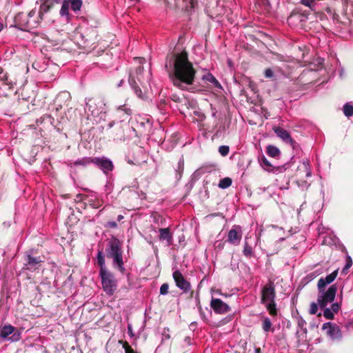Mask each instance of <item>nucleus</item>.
Listing matches in <instances>:
<instances>
[{
    "instance_id": "nucleus-1",
    "label": "nucleus",
    "mask_w": 353,
    "mask_h": 353,
    "mask_svg": "<svg viewBox=\"0 0 353 353\" xmlns=\"http://www.w3.org/2000/svg\"><path fill=\"white\" fill-rule=\"evenodd\" d=\"M169 64L172 68L171 79L174 85L181 90H187L189 85L193 84L196 71L189 61L186 52L173 54Z\"/></svg>"
},
{
    "instance_id": "nucleus-2",
    "label": "nucleus",
    "mask_w": 353,
    "mask_h": 353,
    "mask_svg": "<svg viewBox=\"0 0 353 353\" xmlns=\"http://www.w3.org/2000/svg\"><path fill=\"white\" fill-rule=\"evenodd\" d=\"M105 254L108 258L112 259V265L121 274L125 272L123 261L122 243L116 237L112 236L108 242L105 248Z\"/></svg>"
},
{
    "instance_id": "nucleus-3",
    "label": "nucleus",
    "mask_w": 353,
    "mask_h": 353,
    "mask_svg": "<svg viewBox=\"0 0 353 353\" xmlns=\"http://www.w3.org/2000/svg\"><path fill=\"white\" fill-rule=\"evenodd\" d=\"M276 292L275 286L272 281L266 283L261 290V303L265 305L267 310L272 316L277 314L276 305L275 303Z\"/></svg>"
},
{
    "instance_id": "nucleus-4",
    "label": "nucleus",
    "mask_w": 353,
    "mask_h": 353,
    "mask_svg": "<svg viewBox=\"0 0 353 353\" xmlns=\"http://www.w3.org/2000/svg\"><path fill=\"white\" fill-rule=\"evenodd\" d=\"M337 290L336 284L330 285L327 290L318 289L317 302L321 309L325 308L329 303L334 301Z\"/></svg>"
},
{
    "instance_id": "nucleus-5",
    "label": "nucleus",
    "mask_w": 353,
    "mask_h": 353,
    "mask_svg": "<svg viewBox=\"0 0 353 353\" xmlns=\"http://www.w3.org/2000/svg\"><path fill=\"white\" fill-rule=\"evenodd\" d=\"M99 275L103 289L106 294L108 296L113 295L117 288V281L113 274L110 271H104V272L99 274Z\"/></svg>"
},
{
    "instance_id": "nucleus-6",
    "label": "nucleus",
    "mask_w": 353,
    "mask_h": 353,
    "mask_svg": "<svg viewBox=\"0 0 353 353\" xmlns=\"http://www.w3.org/2000/svg\"><path fill=\"white\" fill-rule=\"evenodd\" d=\"M105 103L99 98H90L86 99L85 112H90L93 117H97L104 111Z\"/></svg>"
},
{
    "instance_id": "nucleus-7",
    "label": "nucleus",
    "mask_w": 353,
    "mask_h": 353,
    "mask_svg": "<svg viewBox=\"0 0 353 353\" xmlns=\"http://www.w3.org/2000/svg\"><path fill=\"white\" fill-rule=\"evenodd\" d=\"M143 67L140 65L139 66H138L136 68L134 73H131V72L130 73L129 79H128V82H129L130 87L134 90L136 95L140 99L143 98V94L142 90L139 88L138 83H137L135 79L137 78L138 81L139 83H141V75L143 73Z\"/></svg>"
},
{
    "instance_id": "nucleus-8",
    "label": "nucleus",
    "mask_w": 353,
    "mask_h": 353,
    "mask_svg": "<svg viewBox=\"0 0 353 353\" xmlns=\"http://www.w3.org/2000/svg\"><path fill=\"white\" fill-rule=\"evenodd\" d=\"M25 261L26 263L23 265V269L30 272H34L39 270L41 263L43 262L40 256L35 257L30 253L26 254Z\"/></svg>"
},
{
    "instance_id": "nucleus-9",
    "label": "nucleus",
    "mask_w": 353,
    "mask_h": 353,
    "mask_svg": "<svg viewBox=\"0 0 353 353\" xmlns=\"http://www.w3.org/2000/svg\"><path fill=\"white\" fill-rule=\"evenodd\" d=\"M243 235L242 228L240 225H234L228 232L227 241L232 245H239Z\"/></svg>"
},
{
    "instance_id": "nucleus-10",
    "label": "nucleus",
    "mask_w": 353,
    "mask_h": 353,
    "mask_svg": "<svg viewBox=\"0 0 353 353\" xmlns=\"http://www.w3.org/2000/svg\"><path fill=\"white\" fill-rule=\"evenodd\" d=\"M172 276L177 288L181 290L184 293H187L190 290V283L185 279L183 275L179 270H175L172 274Z\"/></svg>"
},
{
    "instance_id": "nucleus-11",
    "label": "nucleus",
    "mask_w": 353,
    "mask_h": 353,
    "mask_svg": "<svg viewBox=\"0 0 353 353\" xmlns=\"http://www.w3.org/2000/svg\"><path fill=\"white\" fill-rule=\"evenodd\" d=\"M93 164L101 170L105 174L112 171L114 168L112 161L105 157L93 158Z\"/></svg>"
},
{
    "instance_id": "nucleus-12",
    "label": "nucleus",
    "mask_w": 353,
    "mask_h": 353,
    "mask_svg": "<svg viewBox=\"0 0 353 353\" xmlns=\"http://www.w3.org/2000/svg\"><path fill=\"white\" fill-rule=\"evenodd\" d=\"M323 330H326L327 334L332 339H337L341 337V333L339 327L331 322L323 323Z\"/></svg>"
},
{
    "instance_id": "nucleus-13",
    "label": "nucleus",
    "mask_w": 353,
    "mask_h": 353,
    "mask_svg": "<svg viewBox=\"0 0 353 353\" xmlns=\"http://www.w3.org/2000/svg\"><path fill=\"white\" fill-rule=\"evenodd\" d=\"M210 306L216 314H225L230 310V306L219 299L212 298Z\"/></svg>"
},
{
    "instance_id": "nucleus-14",
    "label": "nucleus",
    "mask_w": 353,
    "mask_h": 353,
    "mask_svg": "<svg viewBox=\"0 0 353 353\" xmlns=\"http://www.w3.org/2000/svg\"><path fill=\"white\" fill-rule=\"evenodd\" d=\"M273 130L281 139H282L286 143L290 144L293 148H294V144L296 142L292 139L290 133L286 130L281 127H274Z\"/></svg>"
},
{
    "instance_id": "nucleus-15",
    "label": "nucleus",
    "mask_w": 353,
    "mask_h": 353,
    "mask_svg": "<svg viewBox=\"0 0 353 353\" xmlns=\"http://www.w3.org/2000/svg\"><path fill=\"white\" fill-rule=\"evenodd\" d=\"M338 275V270H334L331 274L327 275L325 277H321L317 283V288L325 289L326 285L332 283Z\"/></svg>"
},
{
    "instance_id": "nucleus-16",
    "label": "nucleus",
    "mask_w": 353,
    "mask_h": 353,
    "mask_svg": "<svg viewBox=\"0 0 353 353\" xmlns=\"http://www.w3.org/2000/svg\"><path fill=\"white\" fill-rule=\"evenodd\" d=\"M159 240L166 241L167 245L170 246L173 243V236L170 232V229L167 228H159Z\"/></svg>"
},
{
    "instance_id": "nucleus-17",
    "label": "nucleus",
    "mask_w": 353,
    "mask_h": 353,
    "mask_svg": "<svg viewBox=\"0 0 353 353\" xmlns=\"http://www.w3.org/2000/svg\"><path fill=\"white\" fill-rule=\"evenodd\" d=\"M117 113L119 114L121 121L125 120L129 116L132 114V110L127 107L126 105H119L117 108Z\"/></svg>"
},
{
    "instance_id": "nucleus-18",
    "label": "nucleus",
    "mask_w": 353,
    "mask_h": 353,
    "mask_svg": "<svg viewBox=\"0 0 353 353\" xmlns=\"http://www.w3.org/2000/svg\"><path fill=\"white\" fill-rule=\"evenodd\" d=\"M117 113L119 114L121 121L125 120L129 116L132 114V110L127 107L126 105H119L117 108Z\"/></svg>"
},
{
    "instance_id": "nucleus-19",
    "label": "nucleus",
    "mask_w": 353,
    "mask_h": 353,
    "mask_svg": "<svg viewBox=\"0 0 353 353\" xmlns=\"http://www.w3.org/2000/svg\"><path fill=\"white\" fill-rule=\"evenodd\" d=\"M243 254L247 258H251L254 255L253 247L250 244L249 238L248 236H245V238Z\"/></svg>"
},
{
    "instance_id": "nucleus-20",
    "label": "nucleus",
    "mask_w": 353,
    "mask_h": 353,
    "mask_svg": "<svg viewBox=\"0 0 353 353\" xmlns=\"http://www.w3.org/2000/svg\"><path fill=\"white\" fill-rule=\"evenodd\" d=\"M70 6L69 1L68 0H63L60 10V15L62 17H65L67 21H69L70 19V14L69 12Z\"/></svg>"
},
{
    "instance_id": "nucleus-21",
    "label": "nucleus",
    "mask_w": 353,
    "mask_h": 353,
    "mask_svg": "<svg viewBox=\"0 0 353 353\" xmlns=\"http://www.w3.org/2000/svg\"><path fill=\"white\" fill-rule=\"evenodd\" d=\"M97 263L100 267L99 274L104 272V271H108L105 265V259L103 256V252L102 250H99L97 252Z\"/></svg>"
},
{
    "instance_id": "nucleus-22",
    "label": "nucleus",
    "mask_w": 353,
    "mask_h": 353,
    "mask_svg": "<svg viewBox=\"0 0 353 353\" xmlns=\"http://www.w3.org/2000/svg\"><path fill=\"white\" fill-rule=\"evenodd\" d=\"M14 327L11 325H4L0 331V336L3 339L7 338L9 335L14 332Z\"/></svg>"
},
{
    "instance_id": "nucleus-23",
    "label": "nucleus",
    "mask_w": 353,
    "mask_h": 353,
    "mask_svg": "<svg viewBox=\"0 0 353 353\" xmlns=\"http://www.w3.org/2000/svg\"><path fill=\"white\" fill-rule=\"evenodd\" d=\"M262 329L265 332H273L274 331V328L272 327V323L268 317L263 318Z\"/></svg>"
},
{
    "instance_id": "nucleus-24",
    "label": "nucleus",
    "mask_w": 353,
    "mask_h": 353,
    "mask_svg": "<svg viewBox=\"0 0 353 353\" xmlns=\"http://www.w3.org/2000/svg\"><path fill=\"white\" fill-rule=\"evenodd\" d=\"M266 152L268 156L274 158L279 157L281 154L279 149L277 147L272 145H269L267 147Z\"/></svg>"
},
{
    "instance_id": "nucleus-25",
    "label": "nucleus",
    "mask_w": 353,
    "mask_h": 353,
    "mask_svg": "<svg viewBox=\"0 0 353 353\" xmlns=\"http://www.w3.org/2000/svg\"><path fill=\"white\" fill-rule=\"evenodd\" d=\"M90 163H93V158L92 157H83L81 159H79L74 162V165H82L86 166Z\"/></svg>"
},
{
    "instance_id": "nucleus-26",
    "label": "nucleus",
    "mask_w": 353,
    "mask_h": 353,
    "mask_svg": "<svg viewBox=\"0 0 353 353\" xmlns=\"http://www.w3.org/2000/svg\"><path fill=\"white\" fill-rule=\"evenodd\" d=\"M72 11L78 12L82 6V0H68Z\"/></svg>"
},
{
    "instance_id": "nucleus-27",
    "label": "nucleus",
    "mask_w": 353,
    "mask_h": 353,
    "mask_svg": "<svg viewBox=\"0 0 353 353\" xmlns=\"http://www.w3.org/2000/svg\"><path fill=\"white\" fill-rule=\"evenodd\" d=\"M232 181L230 177H225L220 180L219 188L221 189H226L232 185Z\"/></svg>"
},
{
    "instance_id": "nucleus-28",
    "label": "nucleus",
    "mask_w": 353,
    "mask_h": 353,
    "mask_svg": "<svg viewBox=\"0 0 353 353\" xmlns=\"http://www.w3.org/2000/svg\"><path fill=\"white\" fill-rule=\"evenodd\" d=\"M203 79L213 83L216 88H221V84L211 73H208L206 75H204Z\"/></svg>"
},
{
    "instance_id": "nucleus-29",
    "label": "nucleus",
    "mask_w": 353,
    "mask_h": 353,
    "mask_svg": "<svg viewBox=\"0 0 353 353\" xmlns=\"http://www.w3.org/2000/svg\"><path fill=\"white\" fill-rule=\"evenodd\" d=\"M343 110L345 117H350L353 116V105L349 103H346L343 105Z\"/></svg>"
},
{
    "instance_id": "nucleus-30",
    "label": "nucleus",
    "mask_w": 353,
    "mask_h": 353,
    "mask_svg": "<svg viewBox=\"0 0 353 353\" xmlns=\"http://www.w3.org/2000/svg\"><path fill=\"white\" fill-rule=\"evenodd\" d=\"M45 121H47L50 123L51 125H52L54 122V119L50 114H44L37 120V123L39 125V123L41 124Z\"/></svg>"
},
{
    "instance_id": "nucleus-31",
    "label": "nucleus",
    "mask_w": 353,
    "mask_h": 353,
    "mask_svg": "<svg viewBox=\"0 0 353 353\" xmlns=\"http://www.w3.org/2000/svg\"><path fill=\"white\" fill-rule=\"evenodd\" d=\"M261 165L263 166V168L268 170V171H271L272 170V165H271V163H270V161L265 157H262L261 158Z\"/></svg>"
},
{
    "instance_id": "nucleus-32",
    "label": "nucleus",
    "mask_w": 353,
    "mask_h": 353,
    "mask_svg": "<svg viewBox=\"0 0 353 353\" xmlns=\"http://www.w3.org/2000/svg\"><path fill=\"white\" fill-rule=\"evenodd\" d=\"M0 81L6 85L11 84V83L8 81L7 73L4 72L1 67H0Z\"/></svg>"
},
{
    "instance_id": "nucleus-33",
    "label": "nucleus",
    "mask_w": 353,
    "mask_h": 353,
    "mask_svg": "<svg viewBox=\"0 0 353 353\" xmlns=\"http://www.w3.org/2000/svg\"><path fill=\"white\" fill-rule=\"evenodd\" d=\"M323 316L326 319L332 320L334 318V313L329 307H325L323 310Z\"/></svg>"
},
{
    "instance_id": "nucleus-34",
    "label": "nucleus",
    "mask_w": 353,
    "mask_h": 353,
    "mask_svg": "<svg viewBox=\"0 0 353 353\" xmlns=\"http://www.w3.org/2000/svg\"><path fill=\"white\" fill-rule=\"evenodd\" d=\"M303 165L304 167V169L305 170V176L307 177H310L312 175V172L310 169V165L308 160H305L303 162Z\"/></svg>"
},
{
    "instance_id": "nucleus-35",
    "label": "nucleus",
    "mask_w": 353,
    "mask_h": 353,
    "mask_svg": "<svg viewBox=\"0 0 353 353\" xmlns=\"http://www.w3.org/2000/svg\"><path fill=\"white\" fill-rule=\"evenodd\" d=\"M229 151L230 148L228 145H221L219 148V152L223 157L227 156L229 153Z\"/></svg>"
},
{
    "instance_id": "nucleus-36",
    "label": "nucleus",
    "mask_w": 353,
    "mask_h": 353,
    "mask_svg": "<svg viewBox=\"0 0 353 353\" xmlns=\"http://www.w3.org/2000/svg\"><path fill=\"white\" fill-rule=\"evenodd\" d=\"M297 324H298V326L301 330H304L305 331H306V327H305L306 321L301 316H299L297 318Z\"/></svg>"
},
{
    "instance_id": "nucleus-37",
    "label": "nucleus",
    "mask_w": 353,
    "mask_h": 353,
    "mask_svg": "<svg viewBox=\"0 0 353 353\" xmlns=\"http://www.w3.org/2000/svg\"><path fill=\"white\" fill-rule=\"evenodd\" d=\"M318 306H319L318 304V302L317 303L312 302L310 304V314H316V312L318 311Z\"/></svg>"
},
{
    "instance_id": "nucleus-38",
    "label": "nucleus",
    "mask_w": 353,
    "mask_h": 353,
    "mask_svg": "<svg viewBox=\"0 0 353 353\" xmlns=\"http://www.w3.org/2000/svg\"><path fill=\"white\" fill-rule=\"evenodd\" d=\"M169 285L167 283H165L161 285L160 288V294L165 295L168 293Z\"/></svg>"
},
{
    "instance_id": "nucleus-39",
    "label": "nucleus",
    "mask_w": 353,
    "mask_h": 353,
    "mask_svg": "<svg viewBox=\"0 0 353 353\" xmlns=\"http://www.w3.org/2000/svg\"><path fill=\"white\" fill-rule=\"evenodd\" d=\"M105 228H111V229H114V228H117L118 227V224L116 221H108L105 225H104Z\"/></svg>"
},
{
    "instance_id": "nucleus-40",
    "label": "nucleus",
    "mask_w": 353,
    "mask_h": 353,
    "mask_svg": "<svg viewBox=\"0 0 353 353\" xmlns=\"http://www.w3.org/2000/svg\"><path fill=\"white\" fill-rule=\"evenodd\" d=\"M197 307H198V310H199V314H200V316H201V318L203 320V321H205L206 320V316L201 307V305L200 304V301L199 300H197Z\"/></svg>"
},
{
    "instance_id": "nucleus-41",
    "label": "nucleus",
    "mask_w": 353,
    "mask_h": 353,
    "mask_svg": "<svg viewBox=\"0 0 353 353\" xmlns=\"http://www.w3.org/2000/svg\"><path fill=\"white\" fill-rule=\"evenodd\" d=\"M183 164H184V161H183V159H181L179 162H178V166H177V168L176 170V171L177 172L179 173V174L181 175V173L183 172Z\"/></svg>"
},
{
    "instance_id": "nucleus-42",
    "label": "nucleus",
    "mask_w": 353,
    "mask_h": 353,
    "mask_svg": "<svg viewBox=\"0 0 353 353\" xmlns=\"http://www.w3.org/2000/svg\"><path fill=\"white\" fill-rule=\"evenodd\" d=\"M301 3L307 6V7H309V8H312V6L313 5H314V0H301Z\"/></svg>"
},
{
    "instance_id": "nucleus-43",
    "label": "nucleus",
    "mask_w": 353,
    "mask_h": 353,
    "mask_svg": "<svg viewBox=\"0 0 353 353\" xmlns=\"http://www.w3.org/2000/svg\"><path fill=\"white\" fill-rule=\"evenodd\" d=\"M340 305L338 303H334L331 305V307H330V310L334 312V313H337L339 310H340Z\"/></svg>"
},
{
    "instance_id": "nucleus-44",
    "label": "nucleus",
    "mask_w": 353,
    "mask_h": 353,
    "mask_svg": "<svg viewBox=\"0 0 353 353\" xmlns=\"http://www.w3.org/2000/svg\"><path fill=\"white\" fill-rule=\"evenodd\" d=\"M264 75L266 78L270 79L274 77V72L270 68H267L264 72Z\"/></svg>"
},
{
    "instance_id": "nucleus-45",
    "label": "nucleus",
    "mask_w": 353,
    "mask_h": 353,
    "mask_svg": "<svg viewBox=\"0 0 353 353\" xmlns=\"http://www.w3.org/2000/svg\"><path fill=\"white\" fill-rule=\"evenodd\" d=\"M352 265V261L350 256H347L346 264L343 270L349 269Z\"/></svg>"
},
{
    "instance_id": "nucleus-46",
    "label": "nucleus",
    "mask_w": 353,
    "mask_h": 353,
    "mask_svg": "<svg viewBox=\"0 0 353 353\" xmlns=\"http://www.w3.org/2000/svg\"><path fill=\"white\" fill-rule=\"evenodd\" d=\"M128 334L130 335V337L134 336V333L132 331V326L130 323L128 324Z\"/></svg>"
},
{
    "instance_id": "nucleus-47",
    "label": "nucleus",
    "mask_w": 353,
    "mask_h": 353,
    "mask_svg": "<svg viewBox=\"0 0 353 353\" xmlns=\"http://www.w3.org/2000/svg\"><path fill=\"white\" fill-rule=\"evenodd\" d=\"M20 338V334L18 333H14L10 338V339L12 340V341H17Z\"/></svg>"
},
{
    "instance_id": "nucleus-48",
    "label": "nucleus",
    "mask_w": 353,
    "mask_h": 353,
    "mask_svg": "<svg viewBox=\"0 0 353 353\" xmlns=\"http://www.w3.org/2000/svg\"><path fill=\"white\" fill-rule=\"evenodd\" d=\"M171 99L172 101H174L175 102H181V99L176 94H172L171 96Z\"/></svg>"
},
{
    "instance_id": "nucleus-49",
    "label": "nucleus",
    "mask_w": 353,
    "mask_h": 353,
    "mask_svg": "<svg viewBox=\"0 0 353 353\" xmlns=\"http://www.w3.org/2000/svg\"><path fill=\"white\" fill-rule=\"evenodd\" d=\"M197 323L196 321H193L190 324V329L192 330H194L196 328Z\"/></svg>"
},
{
    "instance_id": "nucleus-50",
    "label": "nucleus",
    "mask_w": 353,
    "mask_h": 353,
    "mask_svg": "<svg viewBox=\"0 0 353 353\" xmlns=\"http://www.w3.org/2000/svg\"><path fill=\"white\" fill-rule=\"evenodd\" d=\"M93 208H98L101 205V201H97V203H90Z\"/></svg>"
},
{
    "instance_id": "nucleus-51",
    "label": "nucleus",
    "mask_w": 353,
    "mask_h": 353,
    "mask_svg": "<svg viewBox=\"0 0 353 353\" xmlns=\"http://www.w3.org/2000/svg\"><path fill=\"white\" fill-rule=\"evenodd\" d=\"M223 245H224V243H221V242H219V244L216 245V243L215 244V246L216 248H219V250H221L223 248Z\"/></svg>"
},
{
    "instance_id": "nucleus-52",
    "label": "nucleus",
    "mask_w": 353,
    "mask_h": 353,
    "mask_svg": "<svg viewBox=\"0 0 353 353\" xmlns=\"http://www.w3.org/2000/svg\"><path fill=\"white\" fill-rule=\"evenodd\" d=\"M185 342L188 344V345H191V338L190 336H187L185 338Z\"/></svg>"
},
{
    "instance_id": "nucleus-53",
    "label": "nucleus",
    "mask_w": 353,
    "mask_h": 353,
    "mask_svg": "<svg viewBox=\"0 0 353 353\" xmlns=\"http://www.w3.org/2000/svg\"><path fill=\"white\" fill-rule=\"evenodd\" d=\"M124 216L122 214H119L117 216V221L120 222L121 220H123Z\"/></svg>"
},
{
    "instance_id": "nucleus-54",
    "label": "nucleus",
    "mask_w": 353,
    "mask_h": 353,
    "mask_svg": "<svg viewBox=\"0 0 353 353\" xmlns=\"http://www.w3.org/2000/svg\"><path fill=\"white\" fill-rule=\"evenodd\" d=\"M135 59L139 60V62L140 64L143 63V59H142L141 58H135Z\"/></svg>"
},
{
    "instance_id": "nucleus-55",
    "label": "nucleus",
    "mask_w": 353,
    "mask_h": 353,
    "mask_svg": "<svg viewBox=\"0 0 353 353\" xmlns=\"http://www.w3.org/2000/svg\"><path fill=\"white\" fill-rule=\"evenodd\" d=\"M34 14V11L32 10L31 12H29L28 14V16L29 17H32Z\"/></svg>"
},
{
    "instance_id": "nucleus-56",
    "label": "nucleus",
    "mask_w": 353,
    "mask_h": 353,
    "mask_svg": "<svg viewBox=\"0 0 353 353\" xmlns=\"http://www.w3.org/2000/svg\"><path fill=\"white\" fill-rule=\"evenodd\" d=\"M113 125H114V121L110 122V123L108 124V127H109V128H111L113 126Z\"/></svg>"
},
{
    "instance_id": "nucleus-57",
    "label": "nucleus",
    "mask_w": 353,
    "mask_h": 353,
    "mask_svg": "<svg viewBox=\"0 0 353 353\" xmlns=\"http://www.w3.org/2000/svg\"><path fill=\"white\" fill-rule=\"evenodd\" d=\"M123 82V80H121V81L119 82V83L118 84V87L121 86V85H122Z\"/></svg>"
},
{
    "instance_id": "nucleus-58",
    "label": "nucleus",
    "mask_w": 353,
    "mask_h": 353,
    "mask_svg": "<svg viewBox=\"0 0 353 353\" xmlns=\"http://www.w3.org/2000/svg\"><path fill=\"white\" fill-rule=\"evenodd\" d=\"M323 59H319V63L322 64Z\"/></svg>"
},
{
    "instance_id": "nucleus-59",
    "label": "nucleus",
    "mask_w": 353,
    "mask_h": 353,
    "mask_svg": "<svg viewBox=\"0 0 353 353\" xmlns=\"http://www.w3.org/2000/svg\"><path fill=\"white\" fill-rule=\"evenodd\" d=\"M3 29V24L0 22V32Z\"/></svg>"
},
{
    "instance_id": "nucleus-60",
    "label": "nucleus",
    "mask_w": 353,
    "mask_h": 353,
    "mask_svg": "<svg viewBox=\"0 0 353 353\" xmlns=\"http://www.w3.org/2000/svg\"><path fill=\"white\" fill-rule=\"evenodd\" d=\"M259 352H260V349H259V348H258V349H256V353H259Z\"/></svg>"
}]
</instances>
